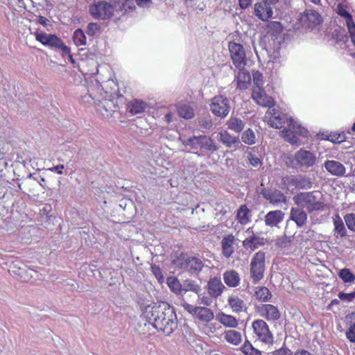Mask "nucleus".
<instances>
[{
	"mask_svg": "<svg viewBox=\"0 0 355 355\" xmlns=\"http://www.w3.org/2000/svg\"><path fill=\"white\" fill-rule=\"evenodd\" d=\"M146 108V103L141 100L135 99L128 103V109L132 115L144 112Z\"/></svg>",
	"mask_w": 355,
	"mask_h": 355,
	"instance_id": "nucleus-36",
	"label": "nucleus"
},
{
	"mask_svg": "<svg viewBox=\"0 0 355 355\" xmlns=\"http://www.w3.org/2000/svg\"><path fill=\"white\" fill-rule=\"evenodd\" d=\"M252 327L254 333L261 343L266 345H271L273 343V335L265 320L262 319L255 320L252 322Z\"/></svg>",
	"mask_w": 355,
	"mask_h": 355,
	"instance_id": "nucleus-11",
	"label": "nucleus"
},
{
	"mask_svg": "<svg viewBox=\"0 0 355 355\" xmlns=\"http://www.w3.org/2000/svg\"><path fill=\"white\" fill-rule=\"evenodd\" d=\"M28 179H33L36 182H38V184L43 188L45 189V178L42 177V175L37 174V173H29L27 176Z\"/></svg>",
	"mask_w": 355,
	"mask_h": 355,
	"instance_id": "nucleus-60",
	"label": "nucleus"
},
{
	"mask_svg": "<svg viewBox=\"0 0 355 355\" xmlns=\"http://www.w3.org/2000/svg\"><path fill=\"white\" fill-rule=\"evenodd\" d=\"M263 198L273 205H278L281 203L286 204L288 201L287 197L280 190L272 187H263L261 191Z\"/></svg>",
	"mask_w": 355,
	"mask_h": 355,
	"instance_id": "nucleus-12",
	"label": "nucleus"
},
{
	"mask_svg": "<svg viewBox=\"0 0 355 355\" xmlns=\"http://www.w3.org/2000/svg\"><path fill=\"white\" fill-rule=\"evenodd\" d=\"M114 11H117L116 3L111 4L105 1L95 0L89 7V12L95 19H109Z\"/></svg>",
	"mask_w": 355,
	"mask_h": 355,
	"instance_id": "nucleus-5",
	"label": "nucleus"
},
{
	"mask_svg": "<svg viewBox=\"0 0 355 355\" xmlns=\"http://www.w3.org/2000/svg\"><path fill=\"white\" fill-rule=\"evenodd\" d=\"M166 284L173 293L182 296V283L175 276H169L166 278Z\"/></svg>",
	"mask_w": 355,
	"mask_h": 355,
	"instance_id": "nucleus-39",
	"label": "nucleus"
},
{
	"mask_svg": "<svg viewBox=\"0 0 355 355\" xmlns=\"http://www.w3.org/2000/svg\"><path fill=\"white\" fill-rule=\"evenodd\" d=\"M252 96L253 100L260 106L271 109L273 106V101L268 97L262 88H254L252 90Z\"/></svg>",
	"mask_w": 355,
	"mask_h": 355,
	"instance_id": "nucleus-21",
	"label": "nucleus"
},
{
	"mask_svg": "<svg viewBox=\"0 0 355 355\" xmlns=\"http://www.w3.org/2000/svg\"><path fill=\"white\" fill-rule=\"evenodd\" d=\"M290 219L295 223L297 227L301 228L306 223L307 214L303 208L291 207Z\"/></svg>",
	"mask_w": 355,
	"mask_h": 355,
	"instance_id": "nucleus-23",
	"label": "nucleus"
},
{
	"mask_svg": "<svg viewBox=\"0 0 355 355\" xmlns=\"http://www.w3.org/2000/svg\"><path fill=\"white\" fill-rule=\"evenodd\" d=\"M285 214L282 210H272L268 211L264 216V223L270 227H279V225L284 220Z\"/></svg>",
	"mask_w": 355,
	"mask_h": 355,
	"instance_id": "nucleus-20",
	"label": "nucleus"
},
{
	"mask_svg": "<svg viewBox=\"0 0 355 355\" xmlns=\"http://www.w3.org/2000/svg\"><path fill=\"white\" fill-rule=\"evenodd\" d=\"M209 107L214 116L221 119L225 118L231 109L230 99L223 95L216 96L211 99Z\"/></svg>",
	"mask_w": 355,
	"mask_h": 355,
	"instance_id": "nucleus-8",
	"label": "nucleus"
},
{
	"mask_svg": "<svg viewBox=\"0 0 355 355\" xmlns=\"http://www.w3.org/2000/svg\"><path fill=\"white\" fill-rule=\"evenodd\" d=\"M235 241V237L233 234H230L225 235L221 241V248L223 256L228 259L234 252V243Z\"/></svg>",
	"mask_w": 355,
	"mask_h": 355,
	"instance_id": "nucleus-24",
	"label": "nucleus"
},
{
	"mask_svg": "<svg viewBox=\"0 0 355 355\" xmlns=\"http://www.w3.org/2000/svg\"><path fill=\"white\" fill-rule=\"evenodd\" d=\"M241 140L243 143L248 145H252L255 143L256 137L253 130L248 128L244 131L241 135Z\"/></svg>",
	"mask_w": 355,
	"mask_h": 355,
	"instance_id": "nucleus-51",
	"label": "nucleus"
},
{
	"mask_svg": "<svg viewBox=\"0 0 355 355\" xmlns=\"http://www.w3.org/2000/svg\"><path fill=\"white\" fill-rule=\"evenodd\" d=\"M172 264L191 275H199L205 267L203 260L198 256L188 252L176 253L172 257Z\"/></svg>",
	"mask_w": 355,
	"mask_h": 355,
	"instance_id": "nucleus-2",
	"label": "nucleus"
},
{
	"mask_svg": "<svg viewBox=\"0 0 355 355\" xmlns=\"http://www.w3.org/2000/svg\"><path fill=\"white\" fill-rule=\"evenodd\" d=\"M225 288V286L222 283L220 277H211L207 282V293L211 297L218 298L222 295Z\"/></svg>",
	"mask_w": 355,
	"mask_h": 355,
	"instance_id": "nucleus-18",
	"label": "nucleus"
},
{
	"mask_svg": "<svg viewBox=\"0 0 355 355\" xmlns=\"http://www.w3.org/2000/svg\"><path fill=\"white\" fill-rule=\"evenodd\" d=\"M338 297L341 301L351 302L355 299V291L351 293L339 292Z\"/></svg>",
	"mask_w": 355,
	"mask_h": 355,
	"instance_id": "nucleus-58",
	"label": "nucleus"
},
{
	"mask_svg": "<svg viewBox=\"0 0 355 355\" xmlns=\"http://www.w3.org/2000/svg\"><path fill=\"white\" fill-rule=\"evenodd\" d=\"M85 33L89 37V40L96 38L102 33L101 26L97 22H89L87 26Z\"/></svg>",
	"mask_w": 355,
	"mask_h": 355,
	"instance_id": "nucleus-42",
	"label": "nucleus"
},
{
	"mask_svg": "<svg viewBox=\"0 0 355 355\" xmlns=\"http://www.w3.org/2000/svg\"><path fill=\"white\" fill-rule=\"evenodd\" d=\"M228 49L233 64L237 69L245 68L247 64L246 53L243 46L234 41L230 42Z\"/></svg>",
	"mask_w": 355,
	"mask_h": 355,
	"instance_id": "nucleus-10",
	"label": "nucleus"
},
{
	"mask_svg": "<svg viewBox=\"0 0 355 355\" xmlns=\"http://www.w3.org/2000/svg\"><path fill=\"white\" fill-rule=\"evenodd\" d=\"M252 211L246 205H241L236 211V219L241 225H246L250 221Z\"/></svg>",
	"mask_w": 355,
	"mask_h": 355,
	"instance_id": "nucleus-32",
	"label": "nucleus"
},
{
	"mask_svg": "<svg viewBox=\"0 0 355 355\" xmlns=\"http://www.w3.org/2000/svg\"><path fill=\"white\" fill-rule=\"evenodd\" d=\"M241 349L243 353L245 355H262V352L255 348L248 340L244 343Z\"/></svg>",
	"mask_w": 355,
	"mask_h": 355,
	"instance_id": "nucleus-50",
	"label": "nucleus"
},
{
	"mask_svg": "<svg viewBox=\"0 0 355 355\" xmlns=\"http://www.w3.org/2000/svg\"><path fill=\"white\" fill-rule=\"evenodd\" d=\"M323 166L328 173L334 176L342 177L346 172L345 166L337 160H326Z\"/></svg>",
	"mask_w": 355,
	"mask_h": 355,
	"instance_id": "nucleus-22",
	"label": "nucleus"
},
{
	"mask_svg": "<svg viewBox=\"0 0 355 355\" xmlns=\"http://www.w3.org/2000/svg\"><path fill=\"white\" fill-rule=\"evenodd\" d=\"M295 159L300 166L308 168L315 165L316 157L309 150L300 149L295 153Z\"/></svg>",
	"mask_w": 355,
	"mask_h": 355,
	"instance_id": "nucleus-16",
	"label": "nucleus"
},
{
	"mask_svg": "<svg viewBox=\"0 0 355 355\" xmlns=\"http://www.w3.org/2000/svg\"><path fill=\"white\" fill-rule=\"evenodd\" d=\"M252 81L255 85V88H262L263 86V74L259 71H252Z\"/></svg>",
	"mask_w": 355,
	"mask_h": 355,
	"instance_id": "nucleus-55",
	"label": "nucleus"
},
{
	"mask_svg": "<svg viewBox=\"0 0 355 355\" xmlns=\"http://www.w3.org/2000/svg\"><path fill=\"white\" fill-rule=\"evenodd\" d=\"M326 208V205L321 201H315L313 200L306 209L309 213H313L315 211H324Z\"/></svg>",
	"mask_w": 355,
	"mask_h": 355,
	"instance_id": "nucleus-53",
	"label": "nucleus"
},
{
	"mask_svg": "<svg viewBox=\"0 0 355 355\" xmlns=\"http://www.w3.org/2000/svg\"><path fill=\"white\" fill-rule=\"evenodd\" d=\"M106 84H113L114 87L108 92L104 89V87L98 80L92 82L88 92L83 96V101L93 104L98 113L103 117L109 118L116 107L118 87L112 80H108Z\"/></svg>",
	"mask_w": 355,
	"mask_h": 355,
	"instance_id": "nucleus-1",
	"label": "nucleus"
},
{
	"mask_svg": "<svg viewBox=\"0 0 355 355\" xmlns=\"http://www.w3.org/2000/svg\"><path fill=\"white\" fill-rule=\"evenodd\" d=\"M183 307L185 311H187L188 313H189L190 314L195 317L198 306H193L188 303H185L183 305Z\"/></svg>",
	"mask_w": 355,
	"mask_h": 355,
	"instance_id": "nucleus-64",
	"label": "nucleus"
},
{
	"mask_svg": "<svg viewBox=\"0 0 355 355\" xmlns=\"http://www.w3.org/2000/svg\"><path fill=\"white\" fill-rule=\"evenodd\" d=\"M338 275L344 283L351 284L355 280V275L347 268L340 269L338 272Z\"/></svg>",
	"mask_w": 355,
	"mask_h": 355,
	"instance_id": "nucleus-47",
	"label": "nucleus"
},
{
	"mask_svg": "<svg viewBox=\"0 0 355 355\" xmlns=\"http://www.w3.org/2000/svg\"><path fill=\"white\" fill-rule=\"evenodd\" d=\"M223 278L225 284L232 288L238 286L241 282L239 274L233 269L226 270L223 275Z\"/></svg>",
	"mask_w": 355,
	"mask_h": 355,
	"instance_id": "nucleus-27",
	"label": "nucleus"
},
{
	"mask_svg": "<svg viewBox=\"0 0 355 355\" xmlns=\"http://www.w3.org/2000/svg\"><path fill=\"white\" fill-rule=\"evenodd\" d=\"M36 41L43 46L54 51H66L67 45L56 34L46 33L44 31H37L34 33Z\"/></svg>",
	"mask_w": 355,
	"mask_h": 355,
	"instance_id": "nucleus-6",
	"label": "nucleus"
},
{
	"mask_svg": "<svg viewBox=\"0 0 355 355\" xmlns=\"http://www.w3.org/2000/svg\"><path fill=\"white\" fill-rule=\"evenodd\" d=\"M255 296L257 299L261 302H269L272 298V293L270 290L266 286L258 287L255 291Z\"/></svg>",
	"mask_w": 355,
	"mask_h": 355,
	"instance_id": "nucleus-45",
	"label": "nucleus"
},
{
	"mask_svg": "<svg viewBox=\"0 0 355 355\" xmlns=\"http://www.w3.org/2000/svg\"><path fill=\"white\" fill-rule=\"evenodd\" d=\"M268 114H270L268 120V124L272 128L276 129H281L285 124L287 125L288 120L291 118H288L285 114H281L278 111L272 107L268 110Z\"/></svg>",
	"mask_w": 355,
	"mask_h": 355,
	"instance_id": "nucleus-19",
	"label": "nucleus"
},
{
	"mask_svg": "<svg viewBox=\"0 0 355 355\" xmlns=\"http://www.w3.org/2000/svg\"><path fill=\"white\" fill-rule=\"evenodd\" d=\"M265 268V253L256 252L250 262V276L254 284H257L263 277Z\"/></svg>",
	"mask_w": 355,
	"mask_h": 355,
	"instance_id": "nucleus-9",
	"label": "nucleus"
},
{
	"mask_svg": "<svg viewBox=\"0 0 355 355\" xmlns=\"http://www.w3.org/2000/svg\"><path fill=\"white\" fill-rule=\"evenodd\" d=\"M254 15L262 21H268L273 17V10L266 0L257 2L254 5Z\"/></svg>",
	"mask_w": 355,
	"mask_h": 355,
	"instance_id": "nucleus-15",
	"label": "nucleus"
},
{
	"mask_svg": "<svg viewBox=\"0 0 355 355\" xmlns=\"http://www.w3.org/2000/svg\"><path fill=\"white\" fill-rule=\"evenodd\" d=\"M264 239L252 234L243 241V246L246 250L254 251L264 245Z\"/></svg>",
	"mask_w": 355,
	"mask_h": 355,
	"instance_id": "nucleus-26",
	"label": "nucleus"
},
{
	"mask_svg": "<svg viewBox=\"0 0 355 355\" xmlns=\"http://www.w3.org/2000/svg\"><path fill=\"white\" fill-rule=\"evenodd\" d=\"M272 355H293V352L289 348L286 347L285 343H284L281 348L273 351Z\"/></svg>",
	"mask_w": 355,
	"mask_h": 355,
	"instance_id": "nucleus-61",
	"label": "nucleus"
},
{
	"mask_svg": "<svg viewBox=\"0 0 355 355\" xmlns=\"http://www.w3.org/2000/svg\"><path fill=\"white\" fill-rule=\"evenodd\" d=\"M72 40L77 46H85L87 44L86 33L82 28H77L74 31Z\"/></svg>",
	"mask_w": 355,
	"mask_h": 355,
	"instance_id": "nucleus-43",
	"label": "nucleus"
},
{
	"mask_svg": "<svg viewBox=\"0 0 355 355\" xmlns=\"http://www.w3.org/2000/svg\"><path fill=\"white\" fill-rule=\"evenodd\" d=\"M227 302L233 312L239 313L242 311H246L247 310V306L244 301L237 296L229 297Z\"/></svg>",
	"mask_w": 355,
	"mask_h": 355,
	"instance_id": "nucleus-33",
	"label": "nucleus"
},
{
	"mask_svg": "<svg viewBox=\"0 0 355 355\" xmlns=\"http://www.w3.org/2000/svg\"><path fill=\"white\" fill-rule=\"evenodd\" d=\"M225 339L229 343L238 345L241 342V333L236 330H229L225 332Z\"/></svg>",
	"mask_w": 355,
	"mask_h": 355,
	"instance_id": "nucleus-46",
	"label": "nucleus"
},
{
	"mask_svg": "<svg viewBox=\"0 0 355 355\" xmlns=\"http://www.w3.org/2000/svg\"><path fill=\"white\" fill-rule=\"evenodd\" d=\"M195 317L202 322H208L214 319V313L209 308L198 306Z\"/></svg>",
	"mask_w": 355,
	"mask_h": 355,
	"instance_id": "nucleus-37",
	"label": "nucleus"
},
{
	"mask_svg": "<svg viewBox=\"0 0 355 355\" xmlns=\"http://www.w3.org/2000/svg\"><path fill=\"white\" fill-rule=\"evenodd\" d=\"M116 6L117 10H120L125 14L135 8V3L133 0H123L121 3H116Z\"/></svg>",
	"mask_w": 355,
	"mask_h": 355,
	"instance_id": "nucleus-52",
	"label": "nucleus"
},
{
	"mask_svg": "<svg viewBox=\"0 0 355 355\" xmlns=\"http://www.w3.org/2000/svg\"><path fill=\"white\" fill-rule=\"evenodd\" d=\"M344 220L347 228L350 231L355 232V214L350 213L345 214L344 216Z\"/></svg>",
	"mask_w": 355,
	"mask_h": 355,
	"instance_id": "nucleus-54",
	"label": "nucleus"
},
{
	"mask_svg": "<svg viewBox=\"0 0 355 355\" xmlns=\"http://www.w3.org/2000/svg\"><path fill=\"white\" fill-rule=\"evenodd\" d=\"M302 20L306 26L311 30L319 26L323 21L320 14L312 9L306 10Z\"/></svg>",
	"mask_w": 355,
	"mask_h": 355,
	"instance_id": "nucleus-17",
	"label": "nucleus"
},
{
	"mask_svg": "<svg viewBox=\"0 0 355 355\" xmlns=\"http://www.w3.org/2000/svg\"><path fill=\"white\" fill-rule=\"evenodd\" d=\"M280 187L286 192L294 193L295 192V175H286L281 178Z\"/></svg>",
	"mask_w": 355,
	"mask_h": 355,
	"instance_id": "nucleus-30",
	"label": "nucleus"
},
{
	"mask_svg": "<svg viewBox=\"0 0 355 355\" xmlns=\"http://www.w3.org/2000/svg\"><path fill=\"white\" fill-rule=\"evenodd\" d=\"M293 199L295 204L298 206L302 203H305L308 206L313 200H315V197L313 192H302L294 196Z\"/></svg>",
	"mask_w": 355,
	"mask_h": 355,
	"instance_id": "nucleus-41",
	"label": "nucleus"
},
{
	"mask_svg": "<svg viewBox=\"0 0 355 355\" xmlns=\"http://www.w3.org/2000/svg\"><path fill=\"white\" fill-rule=\"evenodd\" d=\"M333 223L334 225V232L339 234L340 237H345L347 236V230L345 227L343 219L338 214H336L333 218Z\"/></svg>",
	"mask_w": 355,
	"mask_h": 355,
	"instance_id": "nucleus-44",
	"label": "nucleus"
},
{
	"mask_svg": "<svg viewBox=\"0 0 355 355\" xmlns=\"http://www.w3.org/2000/svg\"><path fill=\"white\" fill-rule=\"evenodd\" d=\"M256 310L258 314L268 321H277L281 313L277 306L271 304H261L257 306Z\"/></svg>",
	"mask_w": 355,
	"mask_h": 355,
	"instance_id": "nucleus-14",
	"label": "nucleus"
},
{
	"mask_svg": "<svg viewBox=\"0 0 355 355\" xmlns=\"http://www.w3.org/2000/svg\"><path fill=\"white\" fill-rule=\"evenodd\" d=\"M216 320L227 327L235 328L238 326V321L234 316L223 312L216 315Z\"/></svg>",
	"mask_w": 355,
	"mask_h": 355,
	"instance_id": "nucleus-34",
	"label": "nucleus"
},
{
	"mask_svg": "<svg viewBox=\"0 0 355 355\" xmlns=\"http://www.w3.org/2000/svg\"><path fill=\"white\" fill-rule=\"evenodd\" d=\"M288 128H284L282 133L284 139L291 144H295L299 141L297 135L306 137L308 131L293 118L288 120Z\"/></svg>",
	"mask_w": 355,
	"mask_h": 355,
	"instance_id": "nucleus-7",
	"label": "nucleus"
},
{
	"mask_svg": "<svg viewBox=\"0 0 355 355\" xmlns=\"http://www.w3.org/2000/svg\"><path fill=\"white\" fill-rule=\"evenodd\" d=\"M184 145L190 147L198 157L203 156L205 151L214 153L218 150L214 140L205 135L190 137L184 141Z\"/></svg>",
	"mask_w": 355,
	"mask_h": 355,
	"instance_id": "nucleus-3",
	"label": "nucleus"
},
{
	"mask_svg": "<svg viewBox=\"0 0 355 355\" xmlns=\"http://www.w3.org/2000/svg\"><path fill=\"white\" fill-rule=\"evenodd\" d=\"M167 306H171L168 303L162 302L158 304H155L152 306H148L145 311L146 321L158 330H164V324L162 323V318L166 312Z\"/></svg>",
	"mask_w": 355,
	"mask_h": 355,
	"instance_id": "nucleus-4",
	"label": "nucleus"
},
{
	"mask_svg": "<svg viewBox=\"0 0 355 355\" xmlns=\"http://www.w3.org/2000/svg\"><path fill=\"white\" fill-rule=\"evenodd\" d=\"M182 295L187 292H192L198 295L202 291L200 285L195 280L191 279H184L182 282Z\"/></svg>",
	"mask_w": 355,
	"mask_h": 355,
	"instance_id": "nucleus-31",
	"label": "nucleus"
},
{
	"mask_svg": "<svg viewBox=\"0 0 355 355\" xmlns=\"http://www.w3.org/2000/svg\"><path fill=\"white\" fill-rule=\"evenodd\" d=\"M345 335L351 343H355V322L347 329Z\"/></svg>",
	"mask_w": 355,
	"mask_h": 355,
	"instance_id": "nucleus-59",
	"label": "nucleus"
},
{
	"mask_svg": "<svg viewBox=\"0 0 355 355\" xmlns=\"http://www.w3.org/2000/svg\"><path fill=\"white\" fill-rule=\"evenodd\" d=\"M162 323L164 324V329L159 330L167 336H170L178 327V320L175 309L173 306H167L166 312L162 318Z\"/></svg>",
	"mask_w": 355,
	"mask_h": 355,
	"instance_id": "nucleus-13",
	"label": "nucleus"
},
{
	"mask_svg": "<svg viewBox=\"0 0 355 355\" xmlns=\"http://www.w3.org/2000/svg\"><path fill=\"white\" fill-rule=\"evenodd\" d=\"M200 304H203L204 306H209L213 303V298L210 295H202L200 293L198 295Z\"/></svg>",
	"mask_w": 355,
	"mask_h": 355,
	"instance_id": "nucleus-62",
	"label": "nucleus"
},
{
	"mask_svg": "<svg viewBox=\"0 0 355 355\" xmlns=\"http://www.w3.org/2000/svg\"><path fill=\"white\" fill-rule=\"evenodd\" d=\"M151 272L156 277L157 280L159 283H162L164 282V277L162 273V271L159 266L155 264L151 266Z\"/></svg>",
	"mask_w": 355,
	"mask_h": 355,
	"instance_id": "nucleus-57",
	"label": "nucleus"
},
{
	"mask_svg": "<svg viewBox=\"0 0 355 355\" xmlns=\"http://www.w3.org/2000/svg\"><path fill=\"white\" fill-rule=\"evenodd\" d=\"M178 115L185 119H191L195 116L193 108L187 103H180L177 107Z\"/></svg>",
	"mask_w": 355,
	"mask_h": 355,
	"instance_id": "nucleus-38",
	"label": "nucleus"
},
{
	"mask_svg": "<svg viewBox=\"0 0 355 355\" xmlns=\"http://www.w3.org/2000/svg\"><path fill=\"white\" fill-rule=\"evenodd\" d=\"M196 121L200 130L203 133L211 130L215 126L213 119L210 115L198 117L196 119Z\"/></svg>",
	"mask_w": 355,
	"mask_h": 355,
	"instance_id": "nucleus-35",
	"label": "nucleus"
},
{
	"mask_svg": "<svg viewBox=\"0 0 355 355\" xmlns=\"http://www.w3.org/2000/svg\"><path fill=\"white\" fill-rule=\"evenodd\" d=\"M247 157L249 160V162L250 165H252L253 167H258L261 166L262 161L261 158H259L258 156H257L254 153L252 152H248L247 153Z\"/></svg>",
	"mask_w": 355,
	"mask_h": 355,
	"instance_id": "nucleus-56",
	"label": "nucleus"
},
{
	"mask_svg": "<svg viewBox=\"0 0 355 355\" xmlns=\"http://www.w3.org/2000/svg\"><path fill=\"white\" fill-rule=\"evenodd\" d=\"M236 87L239 89H245L250 85L251 75L245 68L238 69V73L235 77Z\"/></svg>",
	"mask_w": 355,
	"mask_h": 355,
	"instance_id": "nucleus-25",
	"label": "nucleus"
},
{
	"mask_svg": "<svg viewBox=\"0 0 355 355\" xmlns=\"http://www.w3.org/2000/svg\"><path fill=\"white\" fill-rule=\"evenodd\" d=\"M268 32H272V36L277 39L283 31V26L279 21H272L268 24Z\"/></svg>",
	"mask_w": 355,
	"mask_h": 355,
	"instance_id": "nucleus-48",
	"label": "nucleus"
},
{
	"mask_svg": "<svg viewBox=\"0 0 355 355\" xmlns=\"http://www.w3.org/2000/svg\"><path fill=\"white\" fill-rule=\"evenodd\" d=\"M218 140L227 148L237 147L240 144L239 138L232 135L227 131L219 132Z\"/></svg>",
	"mask_w": 355,
	"mask_h": 355,
	"instance_id": "nucleus-29",
	"label": "nucleus"
},
{
	"mask_svg": "<svg viewBox=\"0 0 355 355\" xmlns=\"http://www.w3.org/2000/svg\"><path fill=\"white\" fill-rule=\"evenodd\" d=\"M61 55L64 58L68 59V60L71 63L74 64L75 60L73 58V55L71 53V49L68 46H67V50L64 51H60Z\"/></svg>",
	"mask_w": 355,
	"mask_h": 355,
	"instance_id": "nucleus-63",
	"label": "nucleus"
},
{
	"mask_svg": "<svg viewBox=\"0 0 355 355\" xmlns=\"http://www.w3.org/2000/svg\"><path fill=\"white\" fill-rule=\"evenodd\" d=\"M227 128L234 132H241L245 126V122L240 118L231 116L226 123Z\"/></svg>",
	"mask_w": 355,
	"mask_h": 355,
	"instance_id": "nucleus-40",
	"label": "nucleus"
},
{
	"mask_svg": "<svg viewBox=\"0 0 355 355\" xmlns=\"http://www.w3.org/2000/svg\"><path fill=\"white\" fill-rule=\"evenodd\" d=\"M338 15L346 19L347 28H352L354 26L352 15L344 8L339 6L337 11Z\"/></svg>",
	"mask_w": 355,
	"mask_h": 355,
	"instance_id": "nucleus-49",
	"label": "nucleus"
},
{
	"mask_svg": "<svg viewBox=\"0 0 355 355\" xmlns=\"http://www.w3.org/2000/svg\"><path fill=\"white\" fill-rule=\"evenodd\" d=\"M295 177L296 190H308L313 187V178L303 174H297Z\"/></svg>",
	"mask_w": 355,
	"mask_h": 355,
	"instance_id": "nucleus-28",
	"label": "nucleus"
}]
</instances>
